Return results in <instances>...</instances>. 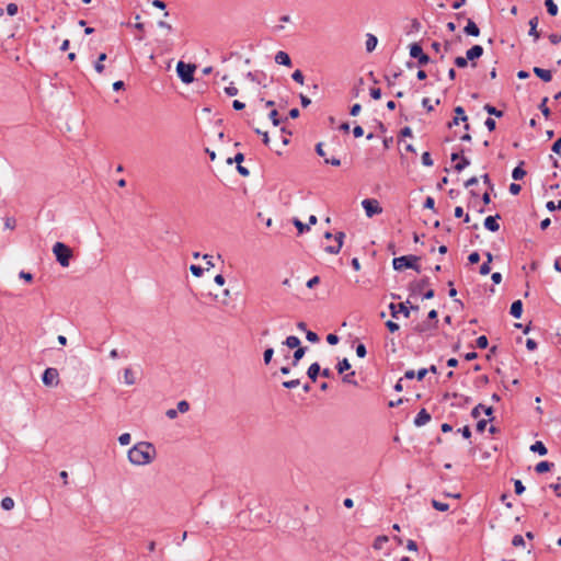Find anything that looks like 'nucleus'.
<instances>
[{
	"label": "nucleus",
	"mask_w": 561,
	"mask_h": 561,
	"mask_svg": "<svg viewBox=\"0 0 561 561\" xmlns=\"http://www.w3.org/2000/svg\"><path fill=\"white\" fill-rule=\"evenodd\" d=\"M128 460L135 466H146L156 457V448L149 442H139L127 453Z\"/></svg>",
	"instance_id": "1"
},
{
	"label": "nucleus",
	"mask_w": 561,
	"mask_h": 561,
	"mask_svg": "<svg viewBox=\"0 0 561 561\" xmlns=\"http://www.w3.org/2000/svg\"><path fill=\"white\" fill-rule=\"evenodd\" d=\"M53 253L56 256L57 262L62 267H68L72 257V250L62 242H56L53 247Z\"/></svg>",
	"instance_id": "2"
},
{
	"label": "nucleus",
	"mask_w": 561,
	"mask_h": 561,
	"mask_svg": "<svg viewBox=\"0 0 561 561\" xmlns=\"http://www.w3.org/2000/svg\"><path fill=\"white\" fill-rule=\"evenodd\" d=\"M419 256L416 255H402L399 257H394L392 260V266L396 271H401L402 268H412L416 272H420V265L417 264Z\"/></svg>",
	"instance_id": "3"
},
{
	"label": "nucleus",
	"mask_w": 561,
	"mask_h": 561,
	"mask_svg": "<svg viewBox=\"0 0 561 561\" xmlns=\"http://www.w3.org/2000/svg\"><path fill=\"white\" fill-rule=\"evenodd\" d=\"M195 69V65L185 64L184 61H179L176 65L178 76L186 84L193 82Z\"/></svg>",
	"instance_id": "4"
},
{
	"label": "nucleus",
	"mask_w": 561,
	"mask_h": 561,
	"mask_svg": "<svg viewBox=\"0 0 561 561\" xmlns=\"http://www.w3.org/2000/svg\"><path fill=\"white\" fill-rule=\"evenodd\" d=\"M42 381L47 387H56L59 383V374L56 368L48 367L44 370Z\"/></svg>",
	"instance_id": "5"
},
{
	"label": "nucleus",
	"mask_w": 561,
	"mask_h": 561,
	"mask_svg": "<svg viewBox=\"0 0 561 561\" xmlns=\"http://www.w3.org/2000/svg\"><path fill=\"white\" fill-rule=\"evenodd\" d=\"M362 206L365 209L366 216L368 218H371L373 216L378 215L382 211L379 202L374 198H366L362 201Z\"/></svg>",
	"instance_id": "6"
},
{
	"label": "nucleus",
	"mask_w": 561,
	"mask_h": 561,
	"mask_svg": "<svg viewBox=\"0 0 561 561\" xmlns=\"http://www.w3.org/2000/svg\"><path fill=\"white\" fill-rule=\"evenodd\" d=\"M410 56L417 59L420 66H424L430 62V57L423 51L420 44L414 43L410 46Z\"/></svg>",
	"instance_id": "7"
},
{
	"label": "nucleus",
	"mask_w": 561,
	"mask_h": 561,
	"mask_svg": "<svg viewBox=\"0 0 561 561\" xmlns=\"http://www.w3.org/2000/svg\"><path fill=\"white\" fill-rule=\"evenodd\" d=\"M454 111L456 113V116L453 118L451 122L448 123V127L451 128L453 126H457L460 122H462V123H465V129L469 130L470 126L467 123L468 117L465 113L463 107L456 106Z\"/></svg>",
	"instance_id": "8"
},
{
	"label": "nucleus",
	"mask_w": 561,
	"mask_h": 561,
	"mask_svg": "<svg viewBox=\"0 0 561 561\" xmlns=\"http://www.w3.org/2000/svg\"><path fill=\"white\" fill-rule=\"evenodd\" d=\"M344 238H345V233L344 232H342V231L336 232L334 234L335 244L325 247L324 251L330 253V254H337V253H340V251L342 249V245H343Z\"/></svg>",
	"instance_id": "9"
},
{
	"label": "nucleus",
	"mask_w": 561,
	"mask_h": 561,
	"mask_svg": "<svg viewBox=\"0 0 561 561\" xmlns=\"http://www.w3.org/2000/svg\"><path fill=\"white\" fill-rule=\"evenodd\" d=\"M407 304H409V300H408L407 302H400V304H398V305H396V304L391 302V304L389 305V309H390L391 316H392L393 318H398V314H399V313H403V316H404L405 318H409V316H410V310L408 309Z\"/></svg>",
	"instance_id": "10"
},
{
	"label": "nucleus",
	"mask_w": 561,
	"mask_h": 561,
	"mask_svg": "<svg viewBox=\"0 0 561 561\" xmlns=\"http://www.w3.org/2000/svg\"><path fill=\"white\" fill-rule=\"evenodd\" d=\"M437 329V321L435 322H422L415 327V331L422 335H431L433 331Z\"/></svg>",
	"instance_id": "11"
},
{
	"label": "nucleus",
	"mask_w": 561,
	"mask_h": 561,
	"mask_svg": "<svg viewBox=\"0 0 561 561\" xmlns=\"http://www.w3.org/2000/svg\"><path fill=\"white\" fill-rule=\"evenodd\" d=\"M483 55V47L480 46V45H473L471 48H469L467 51H466V57L469 61H471L472 66H476V64L473 62L474 59H478L480 58L481 56Z\"/></svg>",
	"instance_id": "12"
},
{
	"label": "nucleus",
	"mask_w": 561,
	"mask_h": 561,
	"mask_svg": "<svg viewBox=\"0 0 561 561\" xmlns=\"http://www.w3.org/2000/svg\"><path fill=\"white\" fill-rule=\"evenodd\" d=\"M431 421V415L425 409H421L414 419V425L421 427Z\"/></svg>",
	"instance_id": "13"
},
{
	"label": "nucleus",
	"mask_w": 561,
	"mask_h": 561,
	"mask_svg": "<svg viewBox=\"0 0 561 561\" xmlns=\"http://www.w3.org/2000/svg\"><path fill=\"white\" fill-rule=\"evenodd\" d=\"M500 215L496 214L495 216H489L484 219V227L485 229L496 232L500 229V225L497 224V219H500Z\"/></svg>",
	"instance_id": "14"
},
{
	"label": "nucleus",
	"mask_w": 561,
	"mask_h": 561,
	"mask_svg": "<svg viewBox=\"0 0 561 561\" xmlns=\"http://www.w3.org/2000/svg\"><path fill=\"white\" fill-rule=\"evenodd\" d=\"M275 62L283 66H291L290 57L287 53L279 50L275 55Z\"/></svg>",
	"instance_id": "15"
},
{
	"label": "nucleus",
	"mask_w": 561,
	"mask_h": 561,
	"mask_svg": "<svg viewBox=\"0 0 561 561\" xmlns=\"http://www.w3.org/2000/svg\"><path fill=\"white\" fill-rule=\"evenodd\" d=\"M510 313L515 319H519L522 317V313H523V302H522V300H515L511 305Z\"/></svg>",
	"instance_id": "16"
},
{
	"label": "nucleus",
	"mask_w": 561,
	"mask_h": 561,
	"mask_svg": "<svg viewBox=\"0 0 561 561\" xmlns=\"http://www.w3.org/2000/svg\"><path fill=\"white\" fill-rule=\"evenodd\" d=\"M534 73L540 78L542 81L545 82H549L551 81L552 79V75H551V71L550 70H547V69H542V68H539V67H535L533 69Z\"/></svg>",
	"instance_id": "17"
},
{
	"label": "nucleus",
	"mask_w": 561,
	"mask_h": 561,
	"mask_svg": "<svg viewBox=\"0 0 561 561\" xmlns=\"http://www.w3.org/2000/svg\"><path fill=\"white\" fill-rule=\"evenodd\" d=\"M465 33L470 36H479L480 30L477 24L472 20H468L467 25L465 26Z\"/></svg>",
	"instance_id": "18"
},
{
	"label": "nucleus",
	"mask_w": 561,
	"mask_h": 561,
	"mask_svg": "<svg viewBox=\"0 0 561 561\" xmlns=\"http://www.w3.org/2000/svg\"><path fill=\"white\" fill-rule=\"evenodd\" d=\"M538 16H534L529 20V35L533 36L535 38V41H537L539 37H540V33L537 31V26H538Z\"/></svg>",
	"instance_id": "19"
},
{
	"label": "nucleus",
	"mask_w": 561,
	"mask_h": 561,
	"mask_svg": "<svg viewBox=\"0 0 561 561\" xmlns=\"http://www.w3.org/2000/svg\"><path fill=\"white\" fill-rule=\"evenodd\" d=\"M320 371H321L320 365L318 363H313L309 366V368L307 370V375L312 381H316L318 376L320 375Z\"/></svg>",
	"instance_id": "20"
},
{
	"label": "nucleus",
	"mask_w": 561,
	"mask_h": 561,
	"mask_svg": "<svg viewBox=\"0 0 561 561\" xmlns=\"http://www.w3.org/2000/svg\"><path fill=\"white\" fill-rule=\"evenodd\" d=\"M377 43H378V39L375 35H373L370 33L366 35L365 46H366V50L368 53H371L376 48Z\"/></svg>",
	"instance_id": "21"
},
{
	"label": "nucleus",
	"mask_w": 561,
	"mask_h": 561,
	"mask_svg": "<svg viewBox=\"0 0 561 561\" xmlns=\"http://www.w3.org/2000/svg\"><path fill=\"white\" fill-rule=\"evenodd\" d=\"M530 450H531L533 453H537V454H539L540 456H545V455L548 453V450H547L546 446H545V445H543V443H542V442H540V440L535 442V443L530 446Z\"/></svg>",
	"instance_id": "22"
},
{
	"label": "nucleus",
	"mask_w": 561,
	"mask_h": 561,
	"mask_svg": "<svg viewBox=\"0 0 561 561\" xmlns=\"http://www.w3.org/2000/svg\"><path fill=\"white\" fill-rule=\"evenodd\" d=\"M284 344L289 347V348H298V347H301L300 346V340L299 337L295 336V335H289L286 337V340L284 341Z\"/></svg>",
	"instance_id": "23"
},
{
	"label": "nucleus",
	"mask_w": 561,
	"mask_h": 561,
	"mask_svg": "<svg viewBox=\"0 0 561 561\" xmlns=\"http://www.w3.org/2000/svg\"><path fill=\"white\" fill-rule=\"evenodd\" d=\"M524 162L520 161L519 164L513 170L512 178L515 181L522 180L526 175V171L523 169Z\"/></svg>",
	"instance_id": "24"
},
{
	"label": "nucleus",
	"mask_w": 561,
	"mask_h": 561,
	"mask_svg": "<svg viewBox=\"0 0 561 561\" xmlns=\"http://www.w3.org/2000/svg\"><path fill=\"white\" fill-rule=\"evenodd\" d=\"M307 347H298L293 355V366H297L299 360L305 356Z\"/></svg>",
	"instance_id": "25"
},
{
	"label": "nucleus",
	"mask_w": 561,
	"mask_h": 561,
	"mask_svg": "<svg viewBox=\"0 0 561 561\" xmlns=\"http://www.w3.org/2000/svg\"><path fill=\"white\" fill-rule=\"evenodd\" d=\"M430 285V278L424 277L420 282L415 283L413 285V291L414 293H422V290Z\"/></svg>",
	"instance_id": "26"
},
{
	"label": "nucleus",
	"mask_w": 561,
	"mask_h": 561,
	"mask_svg": "<svg viewBox=\"0 0 561 561\" xmlns=\"http://www.w3.org/2000/svg\"><path fill=\"white\" fill-rule=\"evenodd\" d=\"M106 59V54L102 53L99 55L98 60L94 64V69L98 73H102L104 71L103 61Z\"/></svg>",
	"instance_id": "27"
},
{
	"label": "nucleus",
	"mask_w": 561,
	"mask_h": 561,
	"mask_svg": "<svg viewBox=\"0 0 561 561\" xmlns=\"http://www.w3.org/2000/svg\"><path fill=\"white\" fill-rule=\"evenodd\" d=\"M124 382L128 386H131L136 382V378L130 368H125L124 370Z\"/></svg>",
	"instance_id": "28"
},
{
	"label": "nucleus",
	"mask_w": 561,
	"mask_h": 561,
	"mask_svg": "<svg viewBox=\"0 0 561 561\" xmlns=\"http://www.w3.org/2000/svg\"><path fill=\"white\" fill-rule=\"evenodd\" d=\"M293 224L294 226L297 228L298 232L301 234V233H305L307 231L310 230L309 228V225L307 224H304L301 220H299L298 218H294L293 219Z\"/></svg>",
	"instance_id": "29"
},
{
	"label": "nucleus",
	"mask_w": 561,
	"mask_h": 561,
	"mask_svg": "<svg viewBox=\"0 0 561 561\" xmlns=\"http://www.w3.org/2000/svg\"><path fill=\"white\" fill-rule=\"evenodd\" d=\"M552 466H553V463H551L549 461H540L539 463H537L535 470L538 473H543V472L549 471Z\"/></svg>",
	"instance_id": "30"
},
{
	"label": "nucleus",
	"mask_w": 561,
	"mask_h": 561,
	"mask_svg": "<svg viewBox=\"0 0 561 561\" xmlns=\"http://www.w3.org/2000/svg\"><path fill=\"white\" fill-rule=\"evenodd\" d=\"M470 164V160L463 156H461L460 160L455 164V170L457 172H461Z\"/></svg>",
	"instance_id": "31"
},
{
	"label": "nucleus",
	"mask_w": 561,
	"mask_h": 561,
	"mask_svg": "<svg viewBox=\"0 0 561 561\" xmlns=\"http://www.w3.org/2000/svg\"><path fill=\"white\" fill-rule=\"evenodd\" d=\"M545 4L547 7V11L551 16H556L558 14V5L553 2V0H545Z\"/></svg>",
	"instance_id": "32"
},
{
	"label": "nucleus",
	"mask_w": 561,
	"mask_h": 561,
	"mask_svg": "<svg viewBox=\"0 0 561 561\" xmlns=\"http://www.w3.org/2000/svg\"><path fill=\"white\" fill-rule=\"evenodd\" d=\"M350 368H351V364L347 358H343L336 365V369H337L339 374H343L344 371L348 370Z\"/></svg>",
	"instance_id": "33"
},
{
	"label": "nucleus",
	"mask_w": 561,
	"mask_h": 561,
	"mask_svg": "<svg viewBox=\"0 0 561 561\" xmlns=\"http://www.w3.org/2000/svg\"><path fill=\"white\" fill-rule=\"evenodd\" d=\"M483 108L490 115H494L496 117H502L503 116V112L497 110L496 107H494L491 104H485Z\"/></svg>",
	"instance_id": "34"
},
{
	"label": "nucleus",
	"mask_w": 561,
	"mask_h": 561,
	"mask_svg": "<svg viewBox=\"0 0 561 561\" xmlns=\"http://www.w3.org/2000/svg\"><path fill=\"white\" fill-rule=\"evenodd\" d=\"M388 541V537L387 536H378L375 541H374V545L373 547L376 549V550H380L382 549L383 545Z\"/></svg>",
	"instance_id": "35"
},
{
	"label": "nucleus",
	"mask_w": 561,
	"mask_h": 561,
	"mask_svg": "<svg viewBox=\"0 0 561 561\" xmlns=\"http://www.w3.org/2000/svg\"><path fill=\"white\" fill-rule=\"evenodd\" d=\"M548 98H543L541 100V103L539 104V110L541 111L542 115L548 118L550 116V110L547 106Z\"/></svg>",
	"instance_id": "36"
},
{
	"label": "nucleus",
	"mask_w": 561,
	"mask_h": 561,
	"mask_svg": "<svg viewBox=\"0 0 561 561\" xmlns=\"http://www.w3.org/2000/svg\"><path fill=\"white\" fill-rule=\"evenodd\" d=\"M432 505L435 510L439 511V512H446L448 511L449 508V505L447 503H444V502H439L437 500H433L432 501Z\"/></svg>",
	"instance_id": "37"
},
{
	"label": "nucleus",
	"mask_w": 561,
	"mask_h": 561,
	"mask_svg": "<svg viewBox=\"0 0 561 561\" xmlns=\"http://www.w3.org/2000/svg\"><path fill=\"white\" fill-rule=\"evenodd\" d=\"M14 506V501L13 499L7 496L4 499H2L1 501V507L4 510V511H10L12 510Z\"/></svg>",
	"instance_id": "38"
},
{
	"label": "nucleus",
	"mask_w": 561,
	"mask_h": 561,
	"mask_svg": "<svg viewBox=\"0 0 561 561\" xmlns=\"http://www.w3.org/2000/svg\"><path fill=\"white\" fill-rule=\"evenodd\" d=\"M477 347L484 350L489 345L488 337L485 335H481L476 340Z\"/></svg>",
	"instance_id": "39"
},
{
	"label": "nucleus",
	"mask_w": 561,
	"mask_h": 561,
	"mask_svg": "<svg viewBox=\"0 0 561 561\" xmlns=\"http://www.w3.org/2000/svg\"><path fill=\"white\" fill-rule=\"evenodd\" d=\"M273 355H274V350L272 347H268L264 351L263 360H264L265 365H268L271 363Z\"/></svg>",
	"instance_id": "40"
},
{
	"label": "nucleus",
	"mask_w": 561,
	"mask_h": 561,
	"mask_svg": "<svg viewBox=\"0 0 561 561\" xmlns=\"http://www.w3.org/2000/svg\"><path fill=\"white\" fill-rule=\"evenodd\" d=\"M454 62L458 68H465L468 66L469 60L467 57L458 56L455 58Z\"/></svg>",
	"instance_id": "41"
},
{
	"label": "nucleus",
	"mask_w": 561,
	"mask_h": 561,
	"mask_svg": "<svg viewBox=\"0 0 561 561\" xmlns=\"http://www.w3.org/2000/svg\"><path fill=\"white\" fill-rule=\"evenodd\" d=\"M512 545L514 547H524L525 546V539L522 535H515L512 539Z\"/></svg>",
	"instance_id": "42"
},
{
	"label": "nucleus",
	"mask_w": 561,
	"mask_h": 561,
	"mask_svg": "<svg viewBox=\"0 0 561 561\" xmlns=\"http://www.w3.org/2000/svg\"><path fill=\"white\" fill-rule=\"evenodd\" d=\"M190 271L192 272V274L196 277H201L203 274H204V268L201 267L199 265H191L190 266Z\"/></svg>",
	"instance_id": "43"
},
{
	"label": "nucleus",
	"mask_w": 561,
	"mask_h": 561,
	"mask_svg": "<svg viewBox=\"0 0 561 561\" xmlns=\"http://www.w3.org/2000/svg\"><path fill=\"white\" fill-rule=\"evenodd\" d=\"M422 163L426 167H432L433 165V159L430 154V152L425 151L423 154H422Z\"/></svg>",
	"instance_id": "44"
},
{
	"label": "nucleus",
	"mask_w": 561,
	"mask_h": 561,
	"mask_svg": "<svg viewBox=\"0 0 561 561\" xmlns=\"http://www.w3.org/2000/svg\"><path fill=\"white\" fill-rule=\"evenodd\" d=\"M130 434L129 433H123L119 437H118V442L122 446H126L130 443Z\"/></svg>",
	"instance_id": "45"
},
{
	"label": "nucleus",
	"mask_w": 561,
	"mask_h": 561,
	"mask_svg": "<svg viewBox=\"0 0 561 561\" xmlns=\"http://www.w3.org/2000/svg\"><path fill=\"white\" fill-rule=\"evenodd\" d=\"M299 383H300L299 379H293V380L284 381L283 387H285L287 389H294V388L298 387Z\"/></svg>",
	"instance_id": "46"
},
{
	"label": "nucleus",
	"mask_w": 561,
	"mask_h": 561,
	"mask_svg": "<svg viewBox=\"0 0 561 561\" xmlns=\"http://www.w3.org/2000/svg\"><path fill=\"white\" fill-rule=\"evenodd\" d=\"M179 412L181 413H185L190 410V404L187 401L185 400H182L178 403V409H176Z\"/></svg>",
	"instance_id": "47"
},
{
	"label": "nucleus",
	"mask_w": 561,
	"mask_h": 561,
	"mask_svg": "<svg viewBox=\"0 0 561 561\" xmlns=\"http://www.w3.org/2000/svg\"><path fill=\"white\" fill-rule=\"evenodd\" d=\"M291 78L294 81H296L299 84L304 83V75L300 70H296L293 72Z\"/></svg>",
	"instance_id": "48"
},
{
	"label": "nucleus",
	"mask_w": 561,
	"mask_h": 561,
	"mask_svg": "<svg viewBox=\"0 0 561 561\" xmlns=\"http://www.w3.org/2000/svg\"><path fill=\"white\" fill-rule=\"evenodd\" d=\"M514 488H515V493L517 495H520L525 491V486H524V484H523V482L520 480H515L514 481Z\"/></svg>",
	"instance_id": "49"
},
{
	"label": "nucleus",
	"mask_w": 561,
	"mask_h": 561,
	"mask_svg": "<svg viewBox=\"0 0 561 561\" xmlns=\"http://www.w3.org/2000/svg\"><path fill=\"white\" fill-rule=\"evenodd\" d=\"M244 160L243 153L239 152L233 158H229L227 162L231 164L232 162H236L237 164H241V162Z\"/></svg>",
	"instance_id": "50"
},
{
	"label": "nucleus",
	"mask_w": 561,
	"mask_h": 561,
	"mask_svg": "<svg viewBox=\"0 0 561 561\" xmlns=\"http://www.w3.org/2000/svg\"><path fill=\"white\" fill-rule=\"evenodd\" d=\"M225 93L228 96H234L238 94V89L233 85V83H230V85L225 88Z\"/></svg>",
	"instance_id": "51"
},
{
	"label": "nucleus",
	"mask_w": 561,
	"mask_h": 561,
	"mask_svg": "<svg viewBox=\"0 0 561 561\" xmlns=\"http://www.w3.org/2000/svg\"><path fill=\"white\" fill-rule=\"evenodd\" d=\"M268 117L272 121L274 126H278L279 125L278 113H277L276 110H272L270 112V114H268Z\"/></svg>",
	"instance_id": "52"
},
{
	"label": "nucleus",
	"mask_w": 561,
	"mask_h": 561,
	"mask_svg": "<svg viewBox=\"0 0 561 561\" xmlns=\"http://www.w3.org/2000/svg\"><path fill=\"white\" fill-rule=\"evenodd\" d=\"M367 354V350H366V346L364 344H358L356 346V355L360 358L365 357Z\"/></svg>",
	"instance_id": "53"
},
{
	"label": "nucleus",
	"mask_w": 561,
	"mask_h": 561,
	"mask_svg": "<svg viewBox=\"0 0 561 561\" xmlns=\"http://www.w3.org/2000/svg\"><path fill=\"white\" fill-rule=\"evenodd\" d=\"M306 339L311 342V343H316L319 341V336L316 332L313 331H307L306 332Z\"/></svg>",
	"instance_id": "54"
},
{
	"label": "nucleus",
	"mask_w": 561,
	"mask_h": 561,
	"mask_svg": "<svg viewBox=\"0 0 561 561\" xmlns=\"http://www.w3.org/2000/svg\"><path fill=\"white\" fill-rule=\"evenodd\" d=\"M550 488H552V490L556 492L558 496H561V478L559 477L558 481L556 483H552Z\"/></svg>",
	"instance_id": "55"
},
{
	"label": "nucleus",
	"mask_w": 561,
	"mask_h": 561,
	"mask_svg": "<svg viewBox=\"0 0 561 561\" xmlns=\"http://www.w3.org/2000/svg\"><path fill=\"white\" fill-rule=\"evenodd\" d=\"M18 5L15 3H9L7 5V13L11 16L15 15L18 13Z\"/></svg>",
	"instance_id": "56"
},
{
	"label": "nucleus",
	"mask_w": 561,
	"mask_h": 561,
	"mask_svg": "<svg viewBox=\"0 0 561 561\" xmlns=\"http://www.w3.org/2000/svg\"><path fill=\"white\" fill-rule=\"evenodd\" d=\"M485 127L489 129V131H493L496 127V123L493 118L488 117L484 122Z\"/></svg>",
	"instance_id": "57"
},
{
	"label": "nucleus",
	"mask_w": 561,
	"mask_h": 561,
	"mask_svg": "<svg viewBox=\"0 0 561 561\" xmlns=\"http://www.w3.org/2000/svg\"><path fill=\"white\" fill-rule=\"evenodd\" d=\"M551 150H552L554 153H557V154L561 156V137H560V138H558V139L554 141V144L552 145Z\"/></svg>",
	"instance_id": "58"
},
{
	"label": "nucleus",
	"mask_w": 561,
	"mask_h": 561,
	"mask_svg": "<svg viewBox=\"0 0 561 561\" xmlns=\"http://www.w3.org/2000/svg\"><path fill=\"white\" fill-rule=\"evenodd\" d=\"M468 261L470 264H477L480 261V254L478 252L470 253Z\"/></svg>",
	"instance_id": "59"
},
{
	"label": "nucleus",
	"mask_w": 561,
	"mask_h": 561,
	"mask_svg": "<svg viewBox=\"0 0 561 561\" xmlns=\"http://www.w3.org/2000/svg\"><path fill=\"white\" fill-rule=\"evenodd\" d=\"M458 432L461 433L462 437L466 439L471 437V430L469 426H463L462 428H459Z\"/></svg>",
	"instance_id": "60"
},
{
	"label": "nucleus",
	"mask_w": 561,
	"mask_h": 561,
	"mask_svg": "<svg viewBox=\"0 0 561 561\" xmlns=\"http://www.w3.org/2000/svg\"><path fill=\"white\" fill-rule=\"evenodd\" d=\"M386 327H387V329H388L390 332H396V331H398V330H399V328H400L398 323H396V322H393V321H391V320H389V321H387V322H386Z\"/></svg>",
	"instance_id": "61"
},
{
	"label": "nucleus",
	"mask_w": 561,
	"mask_h": 561,
	"mask_svg": "<svg viewBox=\"0 0 561 561\" xmlns=\"http://www.w3.org/2000/svg\"><path fill=\"white\" fill-rule=\"evenodd\" d=\"M538 344L535 340L533 339H527L526 340V348L528 351H535L537 348Z\"/></svg>",
	"instance_id": "62"
},
{
	"label": "nucleus",
	"mask_w": 561,
	"mask_h": 561,
	"mask_svg": "<svg viewBox=\"0 0 561 561\" xmlns=\"http://www.w3.org/2000/svg\"><path fill=\"white\" fill-rule=\"evenodd\" d=\"M370 96L374 100H379L381 98V90L379 88H371L370 89Z\"/></svg>",
	"instance_id": "63"
},
{
	"label": "nucleus",
	"mask_w": 561,
	"mask_h": 561,
	"mask_svg": "<svg viewBox=\"0 0 561 561\" xmlns=\"http://www.w3.org/2000/svg\"><path fill=\"white\" fill-rule=\"evenodd\" d=\"M491 271V267H490V264L489 262H484L481 266H480V274L481 275H488Z\"/></svg>",
	"instance_id": "64"
}]
</instances>
